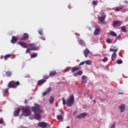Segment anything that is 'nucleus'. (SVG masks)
<instances>
[{
	"label": "nucleus",
	"mask_w": 128,
	"mask_h": 128,
	"mask_svg": "<svg viewBox=\"0 0 128 128\" xmlns=\"http://www.w3.org/2000/svg\"><path fill=\"white\" fill-rule=\"evenodd\" d=\"M32 112L34 114L35 118L38 120H40V112H43L44 110L42 109L40 106L36 104L35 106L32 107Z\"/></svg>",
	"instance_id": "nucleus-1"
},
{
	"label": "nucleus",
	"mask_w": 128,
	"mask_h": 128,
	"mask_svg": "<svg viewBox=\"0 0 128 128\" xmlns=\"http://www.w3.org/2000/svg\"><path fill=\"white\" fill-rule=\"evenodd\" d=\"M62 100L64 106H66V105L68 106H72L74 104V95H71L67 100V101H66V99L64 98H62Z\"/></svg>",
	"instance_id": "nucleus-2"
},
{
	"label": "nucleus",
	"mask_w": 128,
	"mask_h": 128,
	"mask_svg": "<svg viewBox=\"0 0 128 128\" xmlns=\"http://www.w3.org/2000/svg\"><path fill=\"white\" fill-rule=\"evenodd\" d=\"M22 114L24 116H30L32 114V111H30V107L27 106L22 109Z\"/></svg>",
	"instance_id": "nucleus-3"
},
{
	"label": "nucleus",
	"mask_w": 128,
	"mask_h": 128,
	"mask_svg": "<svg viewBox=\"0 0 128 128\" xmlns=\"http://www.w3.org/2000/svg\"><path fill=\"white\" fill-rule=\"evenodd\" d=\"M106 16L104 13L101 14V16L98 18V23L100 24H106Z\"/></svg>",
	"instance_id": "nucleus-4"
},
{
	"label": "nucleus",
	"mask_w": 128,
	"mask_h": 128,
	"mask_svg": "<svg viewBox=\"0 0 128 128\" xmlns=\"http://www.w3.org/2000/svg\"><path fill=\"white\" fill-rule=\"evenodd\" d=\"M20 84V83L18 81H11L8 83V87L10 88H16Z\"/></svg>",
	"instance_id": "nucleus-5"
},
{
	"label": "nucleus",
	"mask_w": 128,
	"mask_h": 128,
	"mask_svg": "<svg viewBox=\"0 0 128 128\" xmlns=\"http://www.w3.org/2000/svg\"><path fill=\"white\" fill-rule=\"evenodd\" d=\"M18 44H19V46H20L22 48H28V44L24 42H18Z\"/></svg>",
	"instance_id": "nucleus-6"
},
{
	"label": "nucleus",
	"mask_w": 128,
	"mask_h": 128,
	"mask_svg": "<svg viewBox=\"0 0 128 128\" xmlns=\"http://www.w3.org/2000/svg\"><path fill=\"white\" fill-rule=\"evenodd\" d=\"M122 26V22L114 21L113 26L114 28H116V26Z\"/></svg>",
	"instance_id": "nucleus-7"
},
{
	"label": "nucleus",
	"mask_w": 128,
	"mask_h": 128,
	"mask_svg": "<svg viewBox=\"0 0 128 128\" xmlns=\"http://www.w3.org/2000/svg\"><path fill=\"white\" fill-rule=\"evenodd\" d=\"M38 126L40 128H46L48 126V124L44 122H40L38 124Z\"/></svg>",
	"instance_id": "nucleus-8"
},
{
	"label": "nucleus",
	"mask_w": 128,
	"mask_h": 128,
	"mask_svg": "<svg viewBox=\"0 0 128 128\" xmlns=\"http://www.w3.org/2000/svg\"><path fill=\"white\" fill-rule=\"evenodd\" d=\"M20 108H17V110L14 112V116H18L20 115Z\"/></svg>",
	"instance_id": "nucleus-9"
},
{
	"label": "nucleus",
	"mask_w": 128,
	"mask_h": 128,
	"mask_svg": "<svg viewBox=\"0 0 128 128\" xmlns=\"http://www.w3.org/2000/svg\"><path fill=\"white\" fill-rule=\"evenodd\" d=\"M86 116V113H82L81 114L77 116H76V118H78L79 120H80V118H84V116Z\"/></svg>",
	"instance_id": "nucleus-10"
},
{
	"label": "nucleus",
	"mask_w": 128,
	"mask_h": 128,
	"mask_svg": "<svg viewBox=\"0 0 128 128\" xmlns=\"http://www.w3.org/2000/svg\"><path fill=\"white\" fill-rule=\"evenodd\" d=\"M30 36L28 34L25 33L24 34V36L21 38L22 40H28Z\"/></svg>",
	"instance_id": "nucleus-11"
},
{
	"label": "nucleus",
	"mask_w": 128,
	"mask_h": 128,
	"mask_svg": "<svg viewBox=\"0 0 128 128\" xmlns=\"http://www.w3.org/2000/svg\"><path fill=\"white\" fill-rule=\"evenodd\" d=\"M100 34V29L96 28L94 31V36H98Z\"/></svg>",
	"instance_id": "nucleus-12"
},
{
	"label": "nucleus",
	"mask_w": 128,
	"mask_h": 128,
	"mask_svg": "<svg viewBox=\"0 0 128 128\" xmlns=\"http://www.w3.org/2000/svg\"><path fill=\"white\" fill-rule=\"evenodd\" d=\"M90 50L86 48L85 50H84V55L85 58H86L88 54H90Z\"/></svg>",
	"instance_id": "nucleus-13"
},
{
	"label": "nucleus",
	"mask_w": 128,
	"mask_h": 128,
	"mask_svg": "<svg viewBox=\"0 0 128 128\" xmlns=\"http://www.w3.org/2000/svg\"><path fill=\"white\" fill-rule=\"evenodd\" d=\"M16 42H18V38L14 36H12L11 40L12 44H16Z\"/></svg>",
	"instance_id": "nucleus-14"
},
{
	"label": "nucleus",
	"mask_w": 128,
	"mask_h": 128,
	"mask_svg": "<svg viewBox=\"0 0 128 128\" xmlns=\"http://www.w3.org/2000/svg\"><path fill=\"white\" fill-rule=\"evenodd\" d=\"M118 57L116 53H113L112 55L111 60H116V58Z\"/></svg>",
	"instance_id": "nucleus-15"
},
{
	"label": "nucleus",
	"mask_w": 128,
	"mask_h": 128,
	"mask_svg": "<svg viewBox=\"0 0 128 128\" xmlns=\"http://www.w3.org/2000/svg\"><path fill=\"white\" fill-rule=\"evenodd\" d=\"M124 104H121L120 106V112H124V108H125Z\"/></svg>",
	"instance_id": "nucleus-16"
},
{
	"label": "nucleus",
	"mask_w": 128,
	"mask_h": 128,
	"mask_svg": "<svg viewBox=\"0 0 128 128\" xmlns=\"http://www.w3.org/2000/svg\"><path fill=\"white\" fill-rule=\"evenodd\" d=\"M12 73L10 71H6V76L7 78H10L12 76Z\"/></svg>",
	"instance_id": "nucleus-17"
},
{
	"label": "nucleus",
	"mask_w": 128,
	"mask_h": 128,
	"mask_svg": "<svg viewBox=\"0 0 128 128\" xmlns=\"http://www.w3.org/2000/svg\"><path fill=\"white\" fill-rule=\"evenodd\" d=\"M46 82V80H41L38 81V84L40 86V84H44Z\"/></svg>",
	"instance_id": "nucleus-18"
},
{
	"label": "nucleus",
	"mask_w": 128,
	"mask_h": 128,
	"mask_svg": "<svg viewBox=\"0 0 128 128\" xmlns=\"http://www.w3.org/2000/svg\"><path fill=\"white\" fill-rule=\"evenodd\" d=\"M80 70V68L78 67H74L72 68V72H78Z\"/></svg>",
	"instance_id": "nucleus-19"
},
{
	"label": "nucleus",
	"mask_w": 128,
	"mask_h": 128,
	"mask_svg": "<svg viewBox=\"0 0 128 128\" xmlns=\"http://www.w3.org/2000/svg\"><path fill=\"white\" fill-rule=\"evenodd\" d=\"M56 71H52L50 72L49 76H56Z\"/></svg>",
	"instance_id": "nucleus-20"
},
{
	"label": "nucleus",
	"mask_w": 128,
	"mask_h": 128,
	"mask_svg": "<svg viewBox=\"0 0 128 128\" xmlns=\"http://www.w3.org/2000/svg\"><path fill=\"white\" fill-rule=\"evenodd\" d=\"M57 118V120H61V122H63L64 120V118H62V116L61 115H58L56 116Z\"/></svg>",
	"instance_id": "nucleus-21"
},
{
	"label": "nucleus",
	"mask_w": 128,
	"mask_h": 128,
	"mask_svg": "<svg viewBox=\"0 0 128 128\" xmlns=\"http://www.w3.org/2000/svg\"><path fill=\"white\" fill-rule=\"evenodd\" d=\"M54 98L52 96H51L49 98V102L50 104H54Z\"/></svg>",
	"instance_id": "nucleus-22"
},
{
	"label": "nucleus",
	"mask_w": 128,
	"mask_h": 128,
	"mask_svg": "<svg viewBox=\"0 0 128 128\" xmlns=\"http://www.w3.org/2000/svg\"><path fill=\"white\" fill-rule=\"evenodd\" d=\"M118 49H114L112 48H110V52H114V54H116V52H118Z\"/></svg>",
	"instance_id": "nucleus-23"
},
{
	"label": "nucleus",
	"mask_w": 128,
	"mask_h": 128,
	"mask_svg": "<svg viewBox=\"0 0 128 128\" xmlns=\"http://www.w3.org/2000/svg\"><path fill=\"white\" fill-rule=\"evenodd\" d=\"M110 34L112 36H116V33L114 31H110Z\"/></svg>",
	"instance_id": "nucleus-24"
},
{
	"label": "nucleus",
	"mask_w": 128,
	"mask_h": 128,
	"mask_svg": "<svg viewBox=\"0 0 128 128\" xmlns=\"http://www.w3.org/2000/svg\"><path fill=\"white\" fill-rule=\"evenodd\" d=\"M31 58H36L38 56V54L34 53L31 55Z\"/></svg>",
	"instance_id": "nucleus-25"
},
{
	"label": "nucleus",
	"mask_w": 128,
	"mask_h": 128,
	"mask_svg": "<svg viewBox=\"0 0 128 128\" xmlns=\"http://www.w3.org/2000/svg\"><path fill=\"white\" fill-rule=\"evenodd\" d=\"M10 56H12V54H7L4 56V58L6 60V58H10Z\"/></svg>",
	"instance_id": "nucleus-26"
},
{
	"label": "nucleus",
	"mask_w": 128,
	"mask_h": 128,
	"mask_svg": "<svg viewBox=\"0 0 128 128\" xmlns=\"http://www.w3.org/2000/svg\"><path fill=\"white\" fill-rule=\"evenodd\" d=\"M38 50V47L36 46H34V47H32V48H31V50Z\"/></svg>",
	"instance_id": "nucleus-27"
},
{
	"label": "nucleus",
	"mask_w": 128,
	"mask_h": 128,
	"mask_svg": "<svg viewBox=\"0 0 128 128\" xmlns=\"http://www.w3.org/2000/svg\"><path fill=\"white\" fill-rule=\"evenodd\" d=\"M122 32H126V26H123L121 28Z\"/></svg>",
	"instance_id": "nucleus-28"
},
{
	"label": "nucleus",
	"mask_w": 128,
	"mask_h": 128,
	"mask_svg": "<svg viewBox=\"0 0 128 128\" xmlns=\"http://www.w3.org/2000/svg\"><path fill=\"white\" fill-rule=\"evenodd\" d=\"M85 64H88V66H90V64H92V61L90 60H86L85 62Z\"/></svg>",
	"instance_id": "nucleus-29"
},
{
	"label": "nucleus",
	"mask_w": 128,
	"mask_h": 128,
	"mask_svg": "<svg viewBox=\"0 0 128 128\" xmlns=\"http://www.w3.org/2000/svg\"><path fill=\"white\" fill-rule=\"evenodd\" d=\"M79 44H80L81 46H82L84 44V40H80Z\"/></svg>",
	"instance_id": "nucleus-30"
},
{
	"label": "nucleus",
	"mask_w": 128,
	"mask_h": 128,
	"mask_svg": "<svg viewBox=\"0 0 128 128\" xmlns=\"http://www.w3.org/2000/svg\"><path fill=\"white\" fill-rule=\"evenodd\" d=\"M116 64H122V60H118L116 61Z\"/></svg>",
	"instance_id": "nucleus-31"
},
{
	"label": "nucleus",
	"mask_w": 128,
	"mask_h": 128,
	"mask_svg": "<svg viewBox=\"0 0 128 128\" xmlns=\"http://www.w3.org/2000/svg\"><path fill=\"white\" fill-rule=\"evenodd\" d=\"M122 10V8H118L115 9V12H120Z\"/></svg>",
	"instance_id": "nucleus-32"
},
{
	"label": "nucleus",
	"mask_w": 128,
	"mask_h": 128,
	"mask_svg": "<svg viewBox=\"0 0 128 128\" xmlns=\"http://www.w3.org/2000/svg\"><path fill=\"white\" fill-rule=\"evenodd\" d=\"M30 50H32V49L31 48H27V49L26 50V54H28V52H30Z\"/></svg>",
	"instance_id": "nucleus-33"
},
{
	"label": "nucleus",
	"mask_w": 128,
	"mask_h": 128,
	"mask_svg": "<svg viewBox=\"0 0 128 128\" xmlns=\"http://www.w3.org/2000/svg\"><path fill=\"white\" fill-rule=\"evenodd\" d=\"M110 128H116V123L115 122L113 123V124H110Z\"/></svg>",
	"instance_id": "nucleus-34"
},
{
	"label": "nucleus",
	"mask_w": 128,
	"mask_h": 128,
	"mask_svg": "<svg viewBox=\"0 0 128 128\" xmlns=\"http://www.w3.org/2000/svg\"><path fill=\"white\" fill-rule=\"evenodd\" d=\"M42 32H43L42 29H40V30L38 31V34H39L40 36H42Z\"/></svg>",
	"instance_id": "nucleus-35"
},
{
	"label": "nucleus",
	"mask_w": 128,
	"mask_h": 128,
	"mask_svg": "<svg viewBox=\"0 0 128 128\" xmlns=\"http://www.w3.org/2000/svg\"><path fill=\"white\" fill-rule=\"evenodd\" d=\"M106 42H107V44H112V40H110V39H107L106 40Z\"/></svg>",
	"instance_id": "nucleus-36"
},
{
	"label": "nucleus",
	"mask_w": 128,
	"mask_h": 128,
	"mask_svg": "<svg viewBox=\"0 0 128 128\" xmlns=\"http://www.w3.org/2000/svg\"><path fill=\"white\" fill-rule=\"evenodd\" d=\"M77 74H78V76H82V71L80 70L78 71Z\"/></svg>",
	"instance_id": "nucleus-37"
},
{
	"label": "nucleus",
	"mask_w": 128,
	"mask_h": 128,
	"mask_svg": "<svg viewBox=\"0 0 128 128\" xmlns=\"http://www.w3.org/2000/svg\"><path fill=\"white\" fill-rule=\"evenodd\" d=\"M98 1H92V4L94 5V6H96V4H98Z\"/></svg>",
	"instance_id": "nucleus-38"
},
{
	"label": "nucleus",
	"mask_w": 128,
	"mask_h": 128,
	"mask_svg": "<svg viewBox=\"0 0 128 128\" xmlns=\"http://www.w3.org/2000/svg\"><path fill=\"white\" fill-rule=\"evenodd\" d=\"M108 58H104L102 60V62H106L108 61Z\"/></svg>",
	"instance_id": "nucleus-39"
},
{
	"label": "nucleus",
	"mask_w": 128,
	"mask_h": 128,
	"mask_svg": "<svg viewBox=\"0 0 128 128\" xmlns=\"http://www.w3.org/2000/svg\"><path fill=\"white\" fill-rule=\"evenodd\" d=\"M29 46H30V48H34V46L36 45L34 44H29Z\"/></svg>",
	"instance_id": "nucleus-40"
},
{
	"label": "nucleus",
	"mask_w": 128,
	"mask_h": 128,
	"mask_svg": "<svg viewBox=\"0 0 128 128\" xmlns=\"http://www.w3.org/2000/svg\"><path fill=\"white\" fill-rule=\"evenodd\" d=\"M84 64H86V62H81L79 64V66H84Z\"/></svg>",
	"instance_id": "nucleus-41"
},
{
	"label": "nucleus",
	"mask_w": 128,
	"mask_h": 128,
	"mask_svg": "<svg viewBox=\"0 0 128 128\" xmlns=\"http://www.w3.org/2000/svg\"><path fill=\"white\" fill-rule=\"evenodd\" d=\"M68 70H70V68H67L65 70H64V72H68Z\"/></svg>",
	"instance_id": "nucleus-42"
},
{
	"label": "nucleus",
	"mask_w": 128,
	"mask_h": 128,
	"mask_svg": "<svg viewBox=\"0 0 128 128\" xmlns=\"http://www.w3.org/2000/svg\"><path fill=\"white\" fill-rule=\"evenodd\" d=\"M51 90H52V88H48L46 92L48 94V92H50Z\"/></svg>",
	"instance_id": "nucleus-43"
},
{
	"label": "nucleus",
	"mask_w": 128,
	"mask_h": 128,
	"mask_svg": "<svg viewBox=\"0 0 128 128\" xmlns=\"http://www.w3.org/2000/svg\"><path fill=\"white\" fill-rule=\"evenodd\" d=\"M82 80H84L86 78V76H82Z\"/></svg>",
	"instance_id": "nucleus-44"
},
{
	"label": "nucleus",
	"mask_w": 128,
	"mask_h": 128,
	"mask_svg": "<svg viewBox=\"0 0 128 128\" xmlns=\"http://www.w3.org/2000/svg\"><path fill=\"white\" fill-rule=\"evenodd\" d=\"M122 36H120V35H118L117 37H116V40H120Z\"/></svg>",
	"instance_id": "nucleus-45"
},
{
	"label": "nucleus",
	"mask_w": 128,
	"mask_h": 128,
	"mask_svg": "<svg viewBox=\"0 0 128 128\" xmlns=\"http://www.w3.org/2000/svg\"><path fill=\"white\" fill-rule=\"evenodd\" d=\"M4 119H0V124H4Z\"/></svg>",
	"instance_id": "nucleus-46"
},
{
	"label": "nucleus",
	"mask_w": 128,
	"mask_h": 128,
	"mask_svg": "<svg viewBox=\"0 0 128 128\" xmlns=\"http://www.w3.org/2000/svg\"><path fill=\"white\" fill-rule=\"evenodd\" d=\"M48 92L46 91V92H43V96H46V94H48Z\"/></svg>",
	"instance_id": "nucleus-47"
},
{
	"label": "nucleus",
	"mask_w": 128,
	"mask_h": 128,
	"mask_svg": "<svg viewBox=\"0 0 128 128\" xmlns=\"http://www.w3.org/2000/svg\"><path fill=\"white\" fill-rule=\"evenodd\" d=\"M73 76H78V72H76L73 74Z\"/></svg>",
	"instance_id": "nucleus-48"
},
{
	"label": "nucleus",
	"mask_w": 128,
	"mask_h": 128,
	"mask_svg": "<svg viewBox=\"0 0 128 128\" xmlns=\"http://www.w3.org/2000/svg\"><path fill=\"white\" fill-rule=\"evenodd\" d=\"M60 112L62 114H64V110H59Z\"/></svg>",
	"instance_id": "nucleus-49"
},
{
	"label": "nucleus",
	"mask_w": 128,
	"mask_h": 128,
	"mask_svg": "<svg viewBox=\"0 0 128 128\" xmlns=\"http://www.w3.org/2000/svg\"><path fill=\"white\" fill-rule=\"evenodd\" d=\"M44 78H45L46 80H48V76H44Z\"/></svg>",
	"instance_id": "nucleus-50"
},
{
	"label": "nucleus",
	"mask_w": 128,
	"mask_h": 128,
	"mask_svg": "<svg viewBox=\"0 0 128 128\" xmlns=\"http://www.w3.org/2000/svg\"><path fill=\"white\" fill-rule=\"evenodd\" d=\"M82 84H86V80H82Z\"/></svg>",
	"instance_id": "nucleus-51"
},
{
	"label": "nucleus",
	"mask_w": 128,
	"mask_h": 128,
	"mask_svg": "<svg viewBox=\"0 0 128 128\" xmlns=\"http://www.w3.org/2000/svg\"><path fill=\"white\" fill-rule=\"evenodd\" d=\"M19 128H28L25 127L24 126H20Z\"/></svg>",
	"instance_id": "nucleus-52"
},
{
	"label": "nucleus",
	"mask_w": 128,
	"mask_h": 128,
	"mask_svg": "<svg viewBox=\"0 0 128 128\" xmlns=\"http://www.w3.org/2000/svg\"><path fill=\"white\" fill-rule=\"evenodd\" d=\"M41 40H46V38L42 36L40 38Z\"/></svg>",
	"instance_id": "nucleus-53"
},
{
	"label": "nucleus",
	"mask_w": 128,
	"mask_h": 128,
	"mask_svg": "<svg viewBox=\"0 0 128 128\" xmlns=\"http://www.w3.org/2000/svg\"><path fill=\"white\" fill-rule=\"evenodd\" d=\"M4 92H8V89L6 88L4 90Z\"/></svg>",
	"instance_id": "nucleus-54"
},
{
	"label": "nucleus",
	"mask_w": 128,
	"mask_h": 128,
	"mask_svg": "<svg viewBox=\"0 0 128 128\" xmlns=\"http://www.w3.org/2000/svg\"><path fill=\"white\" fill-rule=\"evenodd\" d=\"M28 100H26L24 101V104H28Z\"/></svg>",
	"instance_id": "nucleus-55"
},
{
	"label": "nucleus",
	"mask_w": 128,
	"mask_h": 128,
	"mask_svg": "<svg viewBox=\"0 0 128 128\" xmlns=\"http://www.w3.org/2000/svg\"><path fill=\"white\" fill-rule=\"evenodd\" d=\"M92 102H93L94 104H96V100H92Z\"/></svg>",
	"instance_id": "nucleus-56"
},
{
	"label": "nucleus",
	"mask_w": 128,
	"mask_h": 128,
	"mask_svg": "<svg viewBox=\"0 0 128 128\" xmlns=\"http://www.w3.org/2000/svg\"><path fill=\"white\" fill-rule=\"evenodd\" d=\"M90 100H92V96H90Z\"/></svg>",
	"instance_id": "nucleus-57"
},
{
	"label": "nucleus",
	"mask_w": 128,
	"mask_h": 128,
	"mask_svg": "<svg viewBox=\"0 0 128 128\" xmlns=\"http://www.w3.org/2000/svg\"><path fill=\"white\" fill-rule=\"evenodd\" d=\"M66 128H70V126H68Z\"/></svg>",
	"instance_id": "nucleus-58"
},
{
	"label": "nucleus",
	"mask_w": 128,
	"mask_h": 128,
	"mask_svg": "<svg viewBox=\"0 0 128 128\" xmlns=\"http://www.w3.org/2000/svg\"><path fill=\"white\" fill-rule=\"evenodd\" d=\"M119 94H122V93H119Z\"/></svg>",
	"instance_id": "nucleus-59"
},
{
	"label": "nucleus",
	"mask_w": 128,
	"mask_h": 128,
	"mask_svg": "<svg viewBox=\"0 0 128 128\" xmlns=\"http://www.w3.org/2000/svg\"><path fill=\"white\" fill-rule=\"evenodd\" d=\"M0 112H2V110L0 109Z\"/></svg>",
	"instance_id": "nucleus-60"
},
{
	"label": "nucleus",
	"mask_w": 128,
	"mask_h": 128,
	"mask_svg": "<svg viewBox=\"0 0 128 128\" xmlns=\"http://www.w3.org/2000/svg\"><path fill=\"white\" fill-rule=\"evenodd\" d=\"M124 2H126V1H124Z\"/></svg>",
	"instance_id": "nucleus-61"
}]
</instances>
